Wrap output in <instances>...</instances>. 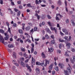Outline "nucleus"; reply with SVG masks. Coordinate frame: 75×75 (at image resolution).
Segmentation results:
<instances>
[{"label": "nucleus", "instance_id": "obj_64", "mask_svg": "<svg viewBox=\"0 0 75 75\" xmlns=\"http://www.w3.org/2000/svg\"><path fill=\"white\" fill-rule=\"evenodd\" d=\"M42 19H44V18H45V16L44 15H43L42 17Z\"/></svg>", "mask_w": 75, "mask_h": 75}, {"label": "nucleus", "instance_id": "obj_16", "mask_svg": "<svg viewBox=\"0 0 75 75\" xmlns=\"http://www.w3.org/2000/svg\"><path fill=\"white\" fill-rule=\"evenodd\" d=\"M54 69L57 72H58V71H59V67H58V66H56V67H54Z\"/></svg>", "mask_w": 75, "mask_h": 75}, {"label": "nucleus", "instance_id": "obj_17", "mask_svg": "<svg viewBox=\"0 0 75 75\" xmlns=\"http://www.w3.org/2000/svg\"><path fill=\"white\" fill-rule=\"evenodd\" d=\"M46 31L47 33H49L50 34H51V32L50 31V30L48 28H46Z\"/></svg>", "mask_w": 75, "mask_h": 75}, {"label": "nucleus", "instance_id": "obj_49", "mask_svg": "<svg viewBox=\"0 0 75 75\" xmlns=\"http://www.w3.org/2000/svg\"><path fill=\"white\" fill-rule=\"evenodd\" d=\"M0 3L1 4H3V0H1L0 1Z\"/></svg>", "mask_w": 75, "mask_h": 75}, {"label": "nucleus", "instance_id": "obj_41", "mask_svg": "<svg viewBox=\"0 0 75 75\" xmlns=\"http://www.w3.org/2000/svg\"><path fill=\"white\" fill-rule=\"evenodd\" d=\"M64 39H65V40H67L68 41V37L67 36H65L64 38Z\"/></svg>", "mask_w": 75, "mask_h": 75}, {"label": "nucleus", "instance_id": "obj_1", "mask_svg": "<svg viewBox=\"0 0 75 75\" xmlns=\"http://www.w3.org/2000/svg\"><path fill=\"white\" fill-rule=\"evenodd\" d=\"M0 32L1 33H2V34H4L5 36V37L4 38V40H8L9 35H8L7 34V33H4V31L2 29L0 30Z\"/></svg>", "mask_w": 75, "mask_h": 75}, {"label": "nucleus", "instance_id": "obj_47", "mask_svg": "<svg viewBox=\"0 0 75 75\" xmlns=\"http://www.w3.org/2000/svg\"><path fill=\"white\" fill-rule=\"evenodd\" d=\"M11 3L12 6H14V5H15V4H14V2L12 1H11Z\"/></svg>", "mask_w": 75, "mask_h": 75}, {"label": "nucleus", "instance_id": "obj_19", "mask_svg": "<svg viewBox=\"0 0 75 75\" xmlns=\"http://www.w3.org/2000/svg\"><path fill=\"white\" fill-rule=\"evenodd\" d=\"M53 66V65L52 64H51L49 66V70H51L52 69V66Z\"/></svg>", "mask_w": 75, "mask_h": 75}, {"label": "nucleus", "instance_id": "obj_34", "mask_svg": "<svg viewBox=\"0 0 75 75\" xmlns=\"http://www.w3.org/2000/svg\"><path fill=\"white\" fill-rule=\"evenodd\" d=\"M45 38L46 39H49V36L48 35H45Z\"/></svg>", "mask_w": 75, "mask_h": 75}, {"label": "nucleus", "instance_id": "obj_23", "mask_svg": "<svg viewBox=\"0 0 75 75\" xmlns=\"http://www.w3.org/2000/svg\"><path fill=\"white\" fill-rule=\"evenodd\" d=\"M13 55L14 58H16V52H13Z\"/></svg>", "mask_w": 75, "mask_h": 75}, {"label": "nucleus", "instance_id": "obj_29", "mask_svg": "<svg viewBox=\"0 0 75 75\" xmlns=\"http://www.w3.org/2000/svg\"><path fill=\"white\" fill-rule=\"evenodd\" d=\"M20 11H18L17 13V16L18 17H19L20 16Z\"/></svg>", "mask_w": 75, "mask_h": 75}, {"label": "nucleus", "instance_id": "obj_48", "mask_svg": "<svg viewBox=\"0 0 75 75\" xmlns=\"http://www.w3.org/2000/svg\"><path fill=\"white\" fill-rule=\"evenodd\" d=\"M14 10L15 11V12H17V11H19V10H18V9H17L16 8H15L14 9Z\"/></svg>", "mask_w": 75, "mask_h": 75}, {"label": "nucleus", "instance_id": "obj_7", "mask_svg": "<svg viewBox=\"0 0 75 75\" xmlns=\"http://www.w3.org/2000/svg\"><path fill=\"white\" fill-rule=\"evenodd\" d=\"M35 70L37 74H40V69L39 68H37Z\"/></svg>", "mask_w": 75, "mask_h": 75}, {"label": "nucleus", "instance_id": "obj_63", "mask_svg": "<svg viewBox=\"0 0 75 75\" xmlns=\"http://www.w3.org/2000/svg\"><path fill=\"white\" fill-rule=\"evenodd\" d=\"M7 25L8 26V27H9V25H10V24L8 23H6Z\"/></svg>", "mask_w": 75, "mask_h": 75}, {"label": "nucleus", "instance_id": "obj_4", "mask_svg": "<svg viewBox=\"0 0 75 75\" xmlns=\"http://www.w3.org/2000/svg\"><path fill=\"white\" fill-rule=\"evenodd\" d=\"M62 31L63 33H65L66 35H68V32L67 31V29L65 28H63L62 29Z\"/></svg>", "mask_w": 75, "mask_h": 75}, {"label": "nucleus", "instance_id": "obj_15", "mask_svg": "<svg viewBox=\"0 0 75 75\" xmlns=\"http://www.w3.org/2000/svg\"><path fill=\"white\" fill-rule=\"evenodd\" d=\"M21 64L23 67H25V64L23 62L21 61Z\"/></svg>", "mask_w": 75, "mask_h": 75}, {"label": "nucleus", "instance_id": "obj_10", "mask_svg": "<svg viewBox=\"0 0 75 75\" xmlns=\"http://www.w3.org/2000/svg\"><path fill=\"white\" fill-rule=\"evenodd\" d=\"M38 14L37 13H35V17H37V18L38 20H40V15H38Z\"/></svg>", "mask_w": 75, "mask_h": 75}, {"label": "nucleus", "instance_id": "obj_52", "mask_svg": "<svg viewBox=\"0 0 75 75\" xmlns=\"http://www.w3.org/2000/svg\"><path fill=\"white\" fill-rule=\"evenodd\" d=\"M56 20H60L58 16L56 17Z\"/></svg>", "mask_w": 75, "mask_h": 75}, {"label": "nucleus", "instance_id": "obj_53", "mask_svg": "<svg viewBox=\"0 0 75 75\" xmlns=\"http://www.w3.org/2000/svg\"><path fill=\"white\" fill-rule=\"evenodd\" d=\"M31 7L32 8V9H33L34 10H35V8H36L34 6H32V7Z\"/></svg>", "mask_w": 75, "mask_h": 75}, {"label": "nucleus", "instance_id": "obj_13", "mask_svg": "<svg viewBox=\"0 0 75 75\" xmlns=\"http://www.w3.org/2000/svg\"><path fill=\"white\" fill-rule=\"evenodd\" d=\"M71 23L73 25V26H75V23L74 22V21L73 20H71Z\"/></svg>", "mask_w": 75, "mask_h": 75}, {"label": "nucleus", "instance_id": "obj_25", "mask_svg": "<svg viewBox=\"0 0 75 75\" xmlns=\"http://www.w3.org/2000/svg\"><path fill=\"white\" fill-rule=\"evenodd\" d=\"M30 32L31 34H33V33H34V29L33 28L30 30Z\"/></svg>", "mask_w": 75, "mask_h": 75}, {"label": "nucleus", "instance_id": "obj_44", "mask_svg": "<svg viewBox=\"0 0 75 75\" xmlns=\"http://www.w3.org/2000/svg\"><path fill=\"white\" fill-rule=\"evenodd\" d=\"M69 19H66V23H69Z\"/></svg>", "mask_w": 75, "mask_h": 75}, {"label": "nucleus", "instance_id": "obj_24", "mask_svg": "<svg viewBox=\"0 0 75 75\" xmlns=\"http://www.w3.org/2000/svg\"><path fill=\"white\" fill-rule=\"evenodd\" d=\"M51 44H55V40H53L51 41Z\"/></svg>", "mask_w": 75, "mask_h": 75}, {"label": "nucleus", "instance_id": "obj_43", "mask_svg": "<svg viewBox=\"0 0 75 75\" xmlns=\"http://www.w3.org/2000/svg\"><path fill=\"white\" fill-rule=\"evenodd\" d=\"M59 41L60 42H64V40H62L61 39H59Z\"/></svg>", "mask_w": 75, "mask_h": 75}, {"label": "nucleus", "instance_id": "obj_54", "mask_svg": "<svg viewBox=\"0 0 75 75\" xmlns=\"http://www.w3.org/2000/svg\"><path fill=\"white\" fill-rule=\"evenodd\" d=\"M67 53H68L67 52H66L64 54L65 56H67V57H68V56H69V55L67 54Z\"/></svg>", "mask_w": 75, "mask_h": 75}, {"label": "nucleus", "instance_id": "obj_51", "mask_svg": "<svg viewBox=\"0 0 75 75\" xmlns=\"http://www.w3.org/2000/svg\"><path fill=\"white\" fill-rule=\"evenodd\" d=\"M19 8L20 9H22L23 8V6L21 5H20L19 6Z\"/></svg>", "mask_w": 75, "mask_h": 75}, {"label": "nucleus", "instance_id": "obj_36", "mask_svg": "<svg viewBox=\"0 0 75 75\" xmlns=\"http://www.w3.org/2000/svg\"><path fill=\"white\" fill-rule=\"evenodd\" d=\"M8 31L9 33L10 34H11V30H10V28H9V27H8Z\"/></svg>", "mask_w": 75, "mask_h": 75}, {"label": "nucleus", "instance_id": "obj_20", "mask_svg": "<svg viewBox=\"0 0 75 75\" xmlns=\"http://www.w3.org/2000/svg\"><path fill=\"white\" fill-rule=\"evenodd\" d=\"M8 48H13L14 46L13 45H8Z\"/></svg>", "mask_w": 75, "mask_h": 75}, {"label": "nucleus", "instance_id": "obj_56", "mask_svg": "<svg viewBox=\"0 0 75 75\" xmlns=\"http://www.w3.org/2000/svg\"><path fill=\"white\" fill-rule=\"evenodd\" d=\"M61 50H57V53H58L60 54L61 52Z\"/></svg>", "mask_w": 75, "mask_h": 75}, {"label": "nucleus", "instance_id": "obj_11", "mask_svg": "<svg viewBox=\"0 0 75 75\" xmlns=\"http://www.w3.org/2000/svg\"><path fill=\"white\" fill-rule=\"evenodd\" d=\"M26 31H29L30 30V26H28L26 27L25 28Z\"/></svg>", "mask_w": 75, "mask_h": 75}, {"label": "nucleus", "instance_id": "obj_18", "mask_svg": "<svg viewBox=\"0 0 75 75\" xmlns=\"http://www.w3.org/2000/svg\"><path fill=\"white\" fill-rule=\"evenodd\" d=\"M62 2H61V0H59L57 2V4H58L59 6H61L62 4Z\"/></svg>", "mask_w": 75, "mask_h": 75}, {"label": "nucleus", "instance_id": "obj_2", "mask_svg": "<svg viewBox=\"0 0 75 75\" xmlns=\"http://www.w3.org/2000/svg\"><path fill=\"white\" fill-rule=\"evenodd\" d=\"M68 65L69 66V67H68L67 69V71L66 70H64V73L66 75H69V74H68V72L69 73H70L71 74V66L69 65V64H68Z\"/></svg>", "mask_w": 75, "mask_h": 75}, {"label": "nucleus", "instance_id": "obj_39", "mask_svg": "<svg viewBox=\"0 0 75 75\" xmlns=\"http://www.w3.org/2000/svg\"><path fill=\"white\" fill-rule=\"evenodd\" d=\"M34 48H31V54H33V52H34Z\"/></svg>", "mask_w": 75, "mask_h": 75}, {"label": "nucleus", "instance_id": "obj_38", "mask_svg": "<svg viewBox=\"0 0 75 75\" xmlns=\"http://www.w3.org/2000/svg\"><path fill=\"white\" fill-rule=\"evenodd\" d=\"M31 46L32 47L31 48H34V44L32 43L31 44Z\"/></svg>", "mask_w": 75, "mask_h": 75}, {"label": "nucleus", "instance_id": "obj_42", "mask_svg": "<svg viewBox=\"0 0 75 75\" xmlns=\"http://www.w3.org/2000/svg\"><path fill=\"white\" fill-rule=\"evenodd\" d=\"M12 62L14 64H15L16 63H17V62H16V60H13L12 61Z\"/></svg>", "mask_w": 75, "mask_h": 75}, {"label": "nucleus", "instance_id": "obj_3", "mask_svg": "<svg viewBox=\"0 0 75 75\" xmlns=\"http://www.w3.org/2000/svg\"><path fill=\"white\" fill-rule=\"evenodd\" d=\"M45 64H44V62H42L41 63V66L42 67H46L47 65V64H50V61L49 60H48L47 59H45Z\"/></svg>", "mask_w": 75, "mask_h": 75}, {"label": "nucleus", "instance_id": "obj_8", "mask_svg": "<svg viewBox=\"0 0 75 75\" xmlns=\"http://www.w3.org/2000/svg\"><path fill=\"white\" fill-rule=\"evenodd\" d=\"M64 3L66 6V7H65L66 10L67 12H68V8H67V2L65 0V1Z\"/></svg>", "mask_w": 75, "mask_h": 75}, {"label": "nucleus", "instance_id": "obj_57", "mask_svg": "<svg viewBox=\"0 0 75 75\" xmlns=\"http://www.w3.org/2000/svg\"><path fill=\"white\" fill-rule=\"evenodd\" d=\"M60 35H64V33H62V32L60 31Z\"/></svg>", "mask_w": 75, "mask_h": 75}, {"label": "nucleus", "instance_id": "obj_26", "mask_svg": "<svg viewBox=\"0 0 75 75\" xmlns=\"http://www.w3.org/2000/svg\"><path fill=\"white\" fill-rule=\"evenodd\" d=\"M41 63L39 62H36V65H41V63Z\"/></svg>", "mask_w": 75, "mask_h": 75}, {"label": "nucleus", "instance_id": "obj_9", "mask_svg": "<svg viewBox=\"0 0 75 75\" xmlns=\"http://www.w3.org/2000/svg\"><path fill=\"white\" fill-rule=\"evenodd\" d=\"M23 57H25V59H27V58H28V55L26 53H24Z\"/></svg>", "mask_w": 75, "mask_h": 75}, {"label": "nucleus", "instance_id": "obj_5", "mask_svg": "<svg viewBox=\"0 0 75 75\" xmlns=\"http://www.w3.org/2000/svg\"><path fill=\"white\" fill-rule=\"evenodd\" d=\"M31 62L32 65H34V64H35V60L34 58L33 57H32V61Z\"/></svg>", "mask_w": 75, "mask_h": 75}, {"label": "nucleus", "instance_id": "obj_27", "mask_svg": "<svg viewBox=\"0 0 75 75\" xmlns=\"http://www.w3.org/2000/svg\"><path fill=\"white\" fill-rule=\"evenodd\" d=\"M13 27L14 28L16 27L17 26V24L16 23H14L13 24Z\"/></svg>", "mask_w": 75, "mask_h": 75}, {"label": "nucleus", "instance_id": "obj_6", "mask_svg": "<svg viewBox=\"0 0 75 75\" xmlns=\"http://www.w3.org/2000/svg\"><path fill=\"white\" fill-rule=\"evenodd\" d=\"M48 51L49 52L51 53V52H53L54 51V49L53 47H51L50 49L48 47Z\"/></svg>", "mask_w": 75, "mask_h": 75}, {"label": "nucleus", "instance_id": "obj_12", "mask_svg": "<svg viewBox=\"0 0 75 75\" xmlns=\"http://www.w3.org/2000/svg\"><path fill=\"white\" fill-rule=\"evenodd\" d=\"M11 14L13 16H16V13L13 12L12 11H11Z\"/></svg>", "mask_w": 75, "mask_h": 75}, {"label": "nucleus", "instance_id": "obj_62", "mask_svg": "<svg viewBox=\"0 0 75 75\" xmlns=\"http://www.w3.org/2000/svg\"><path fill=\"white\" fill-rule=\"evenodd\" d=\"M62 47V45H61V44H60L59 45V48L60 49L61 48V47Z\"/></svg>", "mask_w": 75, "mask_h": 75}, {"label": "nucleus", "instance_id": "obj_59", "mask_svg": "<svg viewBox=\"0 0 75 75\" xmlns=\"http://www.w3.org/2000/svg\"><path fill=\"white\" fill-rule=\"evenodd\" d=\"M15 69H16V67H15V66H13V67H12V69L13 71H14Z\"/></svg>", "mask_w": 75, "mask_h": 75}, {"label": "nucleus", "instance_id": "obj_58", "mask_svg": "<svg viewBox=\"0 0 75 75\" xmlns=\"http://www.w3.org/2000/svg\"><path fill=\"white\" fill-rule=\"evenodd\" d=\"M20 59L21 60H22V61H24V57H22Z\"/></svg>", "mask_w": 75, "mask_h": 75}, {"label": "nucleus", "instance_id": "obj_33", "mask_svg": "<svg viewBox=\"0 0 75 75\" xmlns=\"http://www.w3.org/2000/svg\"><path fill=\"white\" fill-rule=\"evenodd\" d=\"M35 3L36 4H40V2L37 0L35 1Z\"/></svg>", "mask_w": 75, "mask_h": 75}, {"label": "nucleus", "instance_id": "obj_30", "mask_svg": "<svg viewBox=\"0 0 75 75\" xmlns=\"http://www.w3.org/2000/svg\"><path fill=\"white\" fill-rule=\"evenodd\" d=\"M50 29L51 30H52V31H54V30H55V28H53L52 27H50Z\"/></svg>", "mask_w": 75, "mask_h": 75}, {"label": "nucleus", "instance_id": "obj_32", "mask_svg": "<svg viewBox=\"0 0 75 75\" xmlns=\"http://www.w3.org/2000/svg\"><path fill=\"white\" fill-rule=\"evenodd\" d=\"M21 49L22 52H25V49L24 48H21Z\"/></svg>", "mask_w": 75, "mask_h": 75}, {"label": "nucleus", "instance_id": "obj_50", "mask_svg": "<svg viewBox=\"0 0 75 75\" xmlns=\"http://www.w3.org/2000/svg\"><path fill=\"white\" fill-rule=\"evenodd\" d=\"M27 41H28V42H29V43H31V40H30L29 39H27Z\"/></svg>", "mask_w": 75, "mask_h": 75}, {"label": "nucleus", "instance_id": "obj_60", "mask_svg": "<svg viewBox=\"0 0 75 75\" xmlns=\"http://www.w3.org/2000/svg\"><path fill=\"white\" fill-rule=\"evenodd\" d=\"M64 64H62V65L60 66L61 68H64Z\"/></svg>", "mask_w": 75, "mask_h": 75}, {"label": "nucleus", "instance_id": "obj_35", "mask_svg": "<svg viewBox=\"0 0 75 75\" xmlns=\"http://www.w3.org/2000/svg\"><path fill=\"white\" fill-rule=\"evenodd\" d=\"M41 55L43 57V58H45V54L44 53V52H42L41 54Z\"/></svg>", "mask_w": 75, "mask_h": 75}, {"label": "nucleus", "instance_id": "obj_40", "mask_svg": "<svg viewBox=\"0 0 75 75\" xmlns=\"http://www.w3.org/2000/svg\"><path fill=\"white\" fill-rule=\"evenodd\" d=\"M28 69H29L30 72H31L32 71L31 69V67H28Z\"/></svg>", "mask_w": 75, "mask_h": 75}, {"label": "nucleus", "instance_id": "obj_45", "mask_svg": "<svg viewBox=\"0 0 75 75\" xmlns=\"http://www.w3.org/2000/svg\"><path fill=\"white\" fill-rule=\"evenodd\" d=\"M47 16L48 19H51V17L50 15H47Z\"/></svg>", "mask_w": 75, "mask_h": 75}, {"label": "nucleus", "instance_id": "obj_55", "mask_svg": "<svg viewBox=\"0 0 75 75\" xmlns=\"http://www.w3.org/2000/svg\"><path fill=\"white\" fill-rule=\"evenodd\" d=\"M51 38L53 39V40H54L55 38H54V35H52L51 36Z\"/></svg>", "mask_w": 75, "mask_h": 75}, {"label": "nucleus", "instance_id": "obj_14", "mask_svg": "<svg viewBox=\"0 0 75 75\" xmlns=\"http://www.w3.org/2000/svg\"><path fill=\"white\" fill-rule=\"evenodd\" d=\"M66 46L68 47V49H69V48H70V47H71V44L69 43H67V44Z\"/></svg>", "mask_w": 75, "mask_h": 75}, {"label": "nucleus", "instance_id": "obj_46", "mask_svg": "<svg viewBox=\"0 0 75 75\" xmlns=\"http://www.w3.org/2000/svg\"><path fill=\"white\" fill-rule=\"evenodd\" d=\"M55 61H56V60H58V57H55L54 58Z\"/></svg>", "mask_w": 75, "mask_h": 75}, {"label": "nucleus", "instance_id": "obj_21", "mask_svg": "<svg viewBox=\"0 0 75 75\" xmlns=\"http://www.w3.org/2000/svg\"><path fill=\"white\" fill-rule=\"evenodd\" d=\"M1 41L3 44H4V38H3V36L2 37V38L1 40Z\"/></svg>", "mask_w": 75, "mask_h": 75}, {"label": "nucleus", "instance_id": "obj_22", "mask_svg": "<svg viewBox=\"0 0 75 75\" xmlns=\"http://www.w3.org/2000/svg\"><path fill=\"white\" fill-rule=\"evenodd\" d=\"M18 31L20 34H23V31L21 29H20V30H19Z\"/></svg>", "mask_w": 75, "mask_h": 75}, {"label": "nucleus", "instance_id": "obj_61", "mask_svg": "<svg viewBox=\"0 0 75 75\" xmlns=\"http://www.w3.org/2000/svg\"><path fill=\"white\" fill-rule=\"evenodd\" d=\"M21 2L20 1H18L17 2V4H21Z\"/></svg>", "mask_w": 75, "mask_h": 75}, {"label": "nucleus", "instance_id": "obj_37", "mask_svg": "<svg viewBox=\"0 0 75 75\" xmlns=\"http://www.w3.org/2000/svg\"><path fill=\"white\" fill-rule=\"evenodd\" d=\"M47 23L50 27H51V26H52V25H51V22H48Z\"/></svg>", "mask_w": 75, "mask_h": 75}, {"label": "nucleus", "instance_id": "obj_31", "mask_svg": "<svg viewBox=\"0 0 75 75\" xmlns=\"http://www.w3.org/2000/svg\"><path fill=\"white\" fill-rule=\"evenodd\" d=\"M27 6L28 7H31L32 6L31 5V4H27Z\"/></svg>", "mask_w": 75, "mask_h": 75}, {"label": "nucleus", "instance_id": "obj_28", "mask_svg": "<svg viewBox=\"0 0 75 75\" xmlns=\"http://www.w3.org/2000/svg\"><path fill=\"white\" fill-rule=\"evenodd\" d=\"M38 29V28L37 27H34V31H36Z\"/></svg>", "mask_w": 75, "mask_h": 75}]
</instances>
